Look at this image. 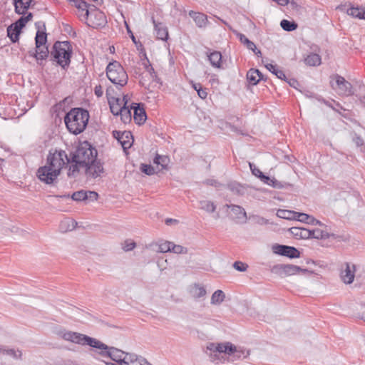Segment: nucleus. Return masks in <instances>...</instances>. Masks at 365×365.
Returning <instances> with one entry per match:
<instances>
[{"label": "nucleus", "mask_w": 365, "mask_h": 365, "mask_svg": "<svg viewBox=\"0 0 365 365\" xmlns=\"http://www.w3.org/2000/svg\"><path fill=\"white\" fill-rule=\"evenodd\" d=\"M46 165L40 167L36 173L38 179L46 184H52L61 173L63 167L70 163V158L62 150H51L47 156Z\"/></svg>", "instance_id": "obj_1"}, {"label": "nucleus", "mask_w": 365, "mask_h": 365, "mask_svg": "<svg viewBox=\"0 0 365 365\" xmlns=\"http://www.w3.org/2000/svg\"><path fill=\"white\" fill-rule=\"evenodd\" d=\"M88 120V111L81 108H72L64 118L68 130L75 135L80 134L86 129Z\"/></svg>", "instance_id": "obj_2"}, {"label": "nucleus", "mask_w": 365, "mask_h": 365, "mask_svg": "<svg viewBox=\"0 0 365 365\" xmlns=\"http://www.w3.org/2000/svg\"><path fill=\"white\" fill-rule=\"evenodd\" d=\"M35 26L37 29L35 37L36 49L29 51V54L36 58L38 64L42 65L43 61L49 55L48 47L45 46L47 42L46 26L43 21L36 22Z\"/></svg>", "instance_id": "obj_3"}, {"label": "nucleus", "mask_w": 365, "mask_h": 365, "mask_svg": "<svg viewBox=\"0 0 365 365\" xmlns=\"http://www.w3.org/2000/svg\"><path fill=\"white\" fill-rule=\"evenodd\" d=\"M97 155V150L88 141L80 143L76 150L71 153V162L81 164L83 168L94 161Z\"/></svg>", "instance_id": "obj_4"}, {"label": "nucleus", "mask_w": 365, "mask_h": 365, "mask_svg": "<svg viewBox=\"0 0 365 365\" xmlns=\"http://www.w3.org/2000/svg\"><path fill=\"white\" fill-rule=\"evenodd\" d=\"M72 46L68 41H56L51 51V60L66 70L70 65Z\"/></svg>", "instance_id": "obj_5"}, {"label": "nucleus", "mask_w": 365, "mask_h": 365, "mask_svg": "<svg viewBox=\"0 0 365 365\" xmlns=\"http://www.w3.org/2000/svg\"><path fill=\"white\" fill-rule=\"evenodd\" d=\"M106 76L115 85L123 87L128 83V76L120 63L116 61L110 62L106 67Z\"/></svg>", "instance_id": "obj_6"}, {"label": "nucleus", "mask_w": 365, "mask_h": 365, "mask_svg": "<svg viewBox=\"0 0 365 365\" xmlns=\"http://www.w3.org/2000/svg\"><path fill=\"white\" fill-rule=\"evenodd\" d=\"M206 349V353L209 355L210 360L216 364L221 361L222 354L231 356L232 353L236 351V346L230 342L209 343Z\"/></svg>", "instance_id": "obj_7"}, {"label": "nucleus", "mask_w": 365, "mask_h": 365, "mask_svg": "<svg viewBox=\"0 0 365 365\" xmlns=\"http://www.w3.org/2000/svg\"><path fill=\"white\" fill-rule=\"evenodd\" d=\"M62 338L66 341H71L81 345H88L93 348L103 347V342L87 335L66 331L62 333Z\"/></svg>", "instance_id": "obj_8"}, {"label": "nucleus", "mask_w": 365, "mask_h": 365, "mask_svg": "<svg viewBox=\"0 0 365 365\" xmlns=\"http://www.w3.org/2000/svg\"><path fill=\"white\" fill-rule=\"evenodd\" d=\"M330 85L339 95L350 96L352 94V86L344 77L335 74L330 77Z\"/></svg>", "instance_id": "obj_9"}, {"label": "nucleus", "mask_w": 365, "mask_h": 365, "mask_svg": "<svg viewBox=\"0 0 365 365\" xmlns=\"http://www.w3.org/2000/svg\"><path fill=\"white\" fill-rule=\"evenodd\" d=\"M103 347L96 348L99 350L98 351L99 355L102 357H109L115 362H121L123 364V361H125V355H128V353H125L113 346H108L104 343H103Z\"/></svg>", "instance_id": "obj_10"}, {"label": "nucleus", "mask_w": 365, "mask_h": 365, "mask_svg": "<svg viewBox=\"0 0 365 365\" xmlns=\"http://www.w3.org/2000/svg\"><path fill=\"white\" fill-rule=\"evenodd\" d=\"M272 251L274 254L285 256L290 259L298 258L300 257L299 251L294 247L274 245L272 246Z\"/></svg>", "instance_id": "obj_11"}, {"label": "nucleus", "mask_w": 365, "mask_h": 365, "mask_svg": "<svg viewBox=\"0 0 365 365\" xmlns=\"http://www.w3.org/2000/svg\"><path fill=\"white\" fill-rule=\"evenodd\" d=\"M85 169L86 175L88 178H96L101 176V174L103 173L104 169L103 164L97 158L94 161L88 163L87 166L83 168Z\"/></svg>", "instance_id": "obj_12"}, {"label": "nucleus", "mask_w": 365, "mask_h": 365, "mask_svg": "<svg viewBox=\"0 0 365 365\" xmlns=\"http://www.w3.org/2000/svg\"><path fill=\"white\" fill-rule=\"evenodd\" d=\"M131 109L133 110L134 121L138 125L144 123L147 118L144 108L138 103H132Z\"/></svg>", "instance_id": "obj_13"}, {"label": "nucleus", "mask_w": 365, "mask_h": 365, "mask_svg": "<svg viewBox=\"0 0 365 365\" xmlns=\"http://www.w3.org/2000/svg\"><path fill=\"white\" fill-rule=\"evenodd\" d=\"M345 265V269L341 272V277L344 283L351 284L353 282L354 279L356 267L354 264H351L349 263H346Z\"/></svg>", "instance_id": "obj_14"}, {"label": "nucleus", "mask_w": 365, "mask_h": 365, "mask_svg": "<svg viewBox=\"0 0 365 365\" xmlns=\"http://www.w3.org/2000/svg\"><path fill=\"white\" fill-rule=\"evenodd\" d=\"M226 207L231 209V212L235 220L245 222L247 220V213L245 209L236 205H226Z\"/></svg>", "instance_id": "obj_15"}, {"label": "nucleus", "mask_w": 365, "mask_h": 365, "mask_svg": "<svg viewBox=\"0 0 365 365\" xmlns=\"http://www.w3.org/2000/svg\"><path fill=\"white\" fill-rule=\"evenodd\" d=\"M289 231L296 239H310L311 230L304 227H291Z\"/></svg>", "instance_id": "obj_16"}, {"label": "nucleus", "mask_w": 365, "mask_h": 365, "mask_svg": "<svg viewBox=\"0 0 365 365\" xmlns=\"http://www.w3.org/2000/svg\"><path fill=\"white\" fill-rule=\"evenodd\" d=\"M307 269H302L299 266L294 264H284V276H291L297 274L310 273Z\"/></svg>", "instance_id": "obj_17"}, {"label": "nucleus", "mask_w": 365, "mask_h": 365, "mask_svg": "<svg viewBox=\"0 0 365 365\" xmlns=\"http://www.w3.org/2000/svg\"><path fill=\"white\" fill-rule=\"evenodd\" d=\"M153 22L154 24L157 38L166 41L168 38V31L167 27L162 23H156L154 19H153Z\"/></svg>", "instance_id": "obj_18"}, {"label": "nucleus", "mask_w": 365, "mask_h": 365, "mask_svg": "<svg viewBox=\"0 0 365 365\" xmlns=\"http://www.w3.org/2000/svg\"><path fill=\"white\" fill-rule=\"evenodd\" d=\"M93 9H90V11L92 14H89L88 17L94 16L96 19V22H93L96 26H104L107 23L106 17L105 14L98 9H96V6H93Z\"/></svg>", "instance_id": "obj_19"}, {"label": "nucleus", "mask_w": 365, "mask_h": 365, "mask_svg": "<svg viewBox=\"0 0 365 365\" xmlns=\"http://www.w3.org/2000/svg\"><path fill=\"white\" fill-rule=\"evenodd\" d=\"M189 16L194 20L196 25L200 27H205L207 24V16L202 13L190 11Z\"/></svg>", "instance_id": "obj_20"}, {"label": "nucleus", "mask_w": 365, "mask_h": 365, "mask_svg": "<svg viewBox=\"0 0 365 365\" xmlns=\"http://www.w3.org/2000/svg\"><path fill=\"white\" fill-rule=\"evenodd\" d=\"M73 6L76 7L78 10H81L83 12L85 11L83 16L85 19H88L89 14H92L90 11L88 4L84 0H67Z\"/></svg>", "instance_id": "obj_21"}, {"label": "nucleus", "mask_w": 365, "mask_h": 365, "mask_svg": "<svg viewBox=\"0 0 365 365\" xmlns=\"http://www.w3.org/2000/svg\"><path fill=\"white\" fill-rule=\"evenodd\" d=\"M190 293L195 299H199L206 295L207 292L204 286L200 284H194L190 287Z\"/></svg>", "instance_id": "obj_22"}, {"label": "nucleus", "mask_w": 365, "mask_h": 365, "mask_svg": "<svg viewBox=\"0 0 365 365\" xmlns=\"http://www.w3.org/2000/svg\"><path fill=\"white\" fill-rule=\"evenodd\" d=\"M298 221L310 224L313 225L324 226V225L319 220L315 219L313 216L309 215L306 213L299 212L298 215Z\"/></svg>", "instance_id": "obj_23"}, {"label": "nucleus", "mask_w": 365, "mask_h": 365, "mask_svg": "<svg viewBox=\"0 0 365 365\" xmlns=\"http://www.w3.org/2000/svg\"><path fill=\"white\" fill-rule=\"evenodd\" d=\"M15 11L19 14H24L31 4V0H14Z\"/></svg>", "instance_id": "obj_24"}, {"label": "nucleus", "mask_w": 365, "mask_h": 365, "mask_svg": "<svg viewBox=\"0 0 365 365\" xmlns=\"http://www.w3.org/2000/svg\"><path fill=\"white\" fill-rule=\"evenodd\" d=\"M131 108H129L126 106V102H125L123 105L121 109L119 110V114L120 115V119L124 123H129L132 119L131 114Z\"/></svg>", "instance_id": "obj_25"}, {"label": "nucleus", "mask_w": 365, "mask_h": 365, "mask_svg": "<svg viewBox=\"0 0 365 365\" xmlns=\"http://www.w3.org/2000/svg\"><path fill=\"white\" fill-rule=\"evenodd\" d=\"M347 14L359 19H365V8L351 6L347 9Z\"/></svg>", "instance_id": "obj_26"}, {"label": "nucleus", "mask_w": 365, "mask_h": 365, "mask_svg": "<svg viewBox=\"0 0 365 365\" xmlns=\"http://www.w3.org/2000/svg\"><path fill=\"white\" fill-rule=\"evenodd\" d=\"M211 65L215 68H221L222 54L219 51H213L207 55Z\"/></svg>", "instance_id": "obj_27"}, {"label": "nucleus", "mask_w": 365, "mask_h": 365, "mask_svg": "<svg viewBox=\"0 0 365 365\" xmlns=\"http://www.w3.org/2000/svg\"><path fill=\"white\" fill-rule=\"evenodd\" d=\"M299 212L290 211L287 210H278L277 216L286 220H298V215Z\"/></svg>", "instance_id": "obj_28"}, {"label": "nucleus", "mask_w": 365, "mask_h": 365, "mask_svg": "<svg viewBox=\"0 0 365 365\" xmlns=\"http://www.w3.org/2000/svg\"><path fill=\"white\" fill-rule=\"evenodd\" d=\"M70 165L68 167V176L69 178H76L80 173V169L83 168L81 164H78V163H72L71 157L70 158Z\"/></svg>", "instance_id": "obj_29"}, {"label": "nucleus", "mask_w": 365, "mask_h": 365, "mask_svg": "<svg viewBox=\"0 0 365 365\" xmlns=\"http://www.w3.org/2000/svg\"><path fill=\"white\" fill-rule=\"evenodd\" d=\"M265 66L270 72L274 74L278 78L287 81V77L284 71L280 70L277 65H274L272 63H267Z\"/></svg>", "instance_id": "obj_30"}, {"label": "nucleus", "mask_w": 365, "mask_h": 365, "mask_svg": "<svg viewBox=\"0 0 365 365\" xmlns=\"http://www.w3.org/2000/svg\"><path fill=\"white\" fill-rule=\"evenodd\" d=\"M19 29H17L13 24L10 25L7 28V36L9 37L13 43H16L19 39V35L21 34Z\"/></svg>", "instance_id": "obj_31"}, {"label": "nucleus", "mask_w": 365, "mask_h": 365, "mask_svg": "<svg viewBox=\"0 0 365 365\" xmlns=\"http://www.w3.org/2000/svg\"><path fill=\"white\" fill-rule=\"evenodd\" d=\"M304 63L310 66H319L321 63V57L317 53H311L304 58Z\"/></svg>", "instance_id": "obj_32"}, {"label": "nucleus", "mask_w": 365, "mask_h": 365, "mask_svg": "<svg viewBox=\"0 0 365 365\" xmlns=\"http://www.w3.org/2000/svg\"><path fill=\"white\" fill-rule=\"evenodd\" d=\"M76 222L71 219H66L61 222L60 230L61 232L73 230L76 225Z\"/></svg>", "instance_id": "obj_33"}, {"label": "nucleus", "mask_w": 365, "mask_h": 365, "mask_svg": "<svg viewBox=\"0 0 365 365\" xmlns=\"http://www.w3.org/2000/svg\"><path fill=\"white\" fill-rule=\"evenodd\" d=\"M225 293L222 290L218 289L212 294L211 297V304L215 305L220 304L225 300Z\"/></svg>", "instance_id": "obj_34"}, {"label": "nucleus", "mask_w": 365, "mask_h": 365, "mask_svg": "<svg viewBox=\"0 0 365 365\" xmlns=\"http://www.w3.org/2000/svg\"><path fill=\"white\" fill-rule=\"evenodd\" d=\"M144 66L146 71V73L144 75L148 77L149 81H157V74L153 68L152 65L149 63V61L147 59V62L144 63Z\"/></svg>", "instance_id": "obj_35"}, {"label": "nucleus", "mask_w": 365, "mask_h": 365, "mask_svg": "<svg viewBox=\"0 0 365 365\" xmlns=\"http://www.w3.org/2000/svg\"><path fill=\"white\" fill-rule=\"evenodd\" d=\"M329 237L330 235L326 231L322 230L320 229L311 230L310 238L326 240L329 238Z\"/></svg>", "instance_id": "obj_36"}, {"label": "nucleus", "mask_w": 365, "mask_h": 365, "mask_svg": "<svg viewBox=\"0 0 365 365\" xmlns=\"http://www.w3.org/2000/svg\"><path fill=\"white\" fill-rule=\"evenodd\" d=\"M33 15L31 13H29L26 16H23L20 17L15 23L12 24L17 29L21 31V29L25 26L26 24L30 21L32 18Z\"/></svg>", "instance_id": "obj_37"}, {"label": "nucleus", "mask_w": 365, "mask_h": 365, "mask_svg": "<svg viewBox=\"0 0 365 365\" xmlns=\"http://www.w3.org/2000/svg\"><path fill=\"white\" fill-rule=\"evenodd\" d=\"M114 100L115 101V103L109 101L110 109L114 115H118L120 113L119 110L123 107L122 104L123 103V100H120L119 98H115Z\"/></svg>", "instance_id": "obj_38"}, {"label": "nucleus", "mask_w": 365, "mask_h": 365, "mask_svg": "<svg viewBox=\"0 0 365 365\" xmlns=\"http://www.w3.org/2000/svg\"><path fill=\"white\" fill-rule=\"evenodd\" d=\"M280 26L283 30L286 31H292L297 29L298 25L294 21H290L287 19H283L280 22Z\"/></svg>", "instance_id": "obj_39"}, {"label": "nucleus", "mask_w": 365, "mask_h": 365, "mask_svg": "<svg viewBox=\"0 0 365 365\" xmlns=\"http://www.w3.org/2000/svg\"><path fill=\"white\" fill-rule=\"evenodd\" d=\"M257 72L258 69L254 68L250 69L247 72V78L250 84L257 85L259 83V78L257 77L258 76Z\"/></svg>", "instance_id": "obj_40"}, {"label": "nucleus", "mask_w": 365, "mask_h": 365, "mask_svg": "<svg viewBox=\"0 0 365 365\" xmlns=\"http://www.w3.org/2000/svg\"><path fill=\"white\" fill-rule=\"evenodd\" d=\"M229 190L235 195H242L245 193V188L237 182H232L227 185Z\"/></svg>", "instance_id": "obj_41"}, {"label": "nucleus", "mask_w": 365, "mask_h": 365, "mask_svg": "<svg viewBox=\"0 0 365 365\" xmlns=\"http://www.w3.org/2000/svg\"><path fill=\"white\" fill-rule=\"evenodd\" d=\"M249 165L252 173L259 178L261 181H264V180H269V177L265 175L259 168H257L253 163H249Z\"/></svg>", "instance_id": "obj_42"}, {"label": "nucleus", "mask_w": 365, "mask_h": 365, "mask_svg": "<svg viewBox=\"0 0 365 365\" xmlns=\"http://www.w3.org/2000/svg\"><path fill=\"white\" fill-rule=\"evenodd\" d=\"M172 245H173V242H168V241H165V242H161L159 244H156L155 246L157 248L155 249V251L157 252H160V253L170 252Z\"/></svg>", "instance_id": "obj_43"}, {"label": "nucleus", "mask_w": 365, "mask_h": 365, "mask_svg": "<svg viewBox=\"0 0 365 365\" xmlns=\"http://www.w3.org/2000/svg\"><path fill=\"white\" fill-rule=\"evenodd\" d=\"M200 208L205 210L207 212L212 213L216 210L215 204L209 200H202L200 202Z\"/></svg>", "instance_id": "obj_44"}, {"label": "nucleus", "mask_w": 365, "mask_h": 365, "mask_svg": "<svg viewBox=\"0 0 365 365\" xmlns=\"http://www.w3.org/2000/svg\"><path fill=\"white\" fill-rule=\"evenodd\" d=\"M0 352L11 356L14 359L21 358V351L20 350H15L13 349H4L0 346Z\"/></svg>", "instance_id": "obj_45"}, {"label": "nucleus", "mask_w": 365, "mask_h": 365, "mask_svg": "<svg viewBox=\"0 0 365 365\" xmlns=\"http://www.w3.org/2000/svg\"><path fill=\"white\" fill-rule=\"evenodd\" d=\"M71 198L75 201H83L88 200V192L83 190L73 193Z\"/></svg>", "instance_id": "obj_46"}, {"label": "nucleus", "mask_w": 365, "mask_h": 365, "mask_svg": "<svg viewBox=\"0 0 365 365\" xmlns=\"http://www.w3.org/2000/svg\"><path fill=\"white\" fill-rule=\"evenodd\" d=\"M271 272L277 274L281 277H284V264H276L272 267L270 269Z\"/></svg>", "instance_id": "obj_47"}, {"label": "nucleus", "mask_w": 365, "mask_h": 365, "mask_svg": "<svg viewBox=\"0 0 365 365\" xmlns=\"http://www.w3.org/2000/svg\"><path fill=\"white\" fill-rule=\"evenodd\" d=\"M114 138H117L119 142H120L124 138H132V135L130 132H123L114 130L113 133Z\"/></svg>", "instance_id": "obj_48"}, {"label": "nucleus", "mask_w": 365, "mask_h": 365, "mask_svg": "<svg viewBox=\"0 0 365 365\" xmlns=\"http://www.w3.org/2000/svg\"><path fill=\"white\" fill-rule=\"evenodd\" d=\"M170 252H173L176 254H186L187 252V249L181 245H175L173 243Z\"/></svg>", "instance_id": "obj_49"}, {"label": "nucleus", "mask_w": 365, "mask_h": 365, "mask_svg": "<svg viewBox=\"0 0 365 365\" xmlns=\"http://www.w3.org/2000/svg\"><path fill=\"white\" fill-rule=\"evenodd\" d=\"M140 170L148 175H151L155 173V169L151 165L141 164Z\"/></svg>", "instance_id": "obj_50"}, {"label": "nucleus", "mask_w": 365, "mask_h": 365, "mask_svg": "<svg viewBox=\"0 0 365 365\" xmlns=\"http://www.w3.org/2000/svg\"><path fill=\"white\" fill-rule=\"evenodd\" d=\"M234 357L240 359L241 357L247 358L250 355L249 351L243 350V349H237L236 348V351L235 352L232 353V354Z\"/></svg>", "instance_id": "obj_51"}, {"label": "nucleus", "mask_w": 365, "mask_h": 365, "mask_svg": "<svg viewBox=\"0 0 365 365\" xmlns=\"http://www.w3.org/2000/svg\"><path fill=\"white\" fill-rule=\"evenodd\" d=\"M245 46L249 50L252 51L255 53V54L256 56H257L258 57L262 56L261 51L257 49V48L256 47V45L255 44V43L251 41L250 40L248 42H247V44L245 45Z\"/></svg>", "instance_id": "obj_52"}, {"label": "nucleus", "mask_w": 365, "mask_h": 365, "mask_svg": "<svg viewBox=\"0 0 365 365\" xmlns=\"http://www.w3.org/2000/svg\"><path fill=\"white\" fill-rule=\"evenodd\" d=\"M264 183H266L269 185H271L274 188H281L282 187V185L280 182H279L278 180H277L276 179L274 178H271L269 177V180H264L263 181Z\"/></svg>", "instance_id": "obj_53"}, {"label": "nucleus", "mask_w": 365, "mask_h": 365, "mask_svg": "<svg viewBox=\"0 0 365 365\" xmlns=\"http://www.w3.org/2000/svg\"><path fill=\"white\" fill-rule=\"evenodd\" d=\"M136 246V244L133 240H125L123 245V249L125 252L133 250Z\"/></svg>", "instance_id": "obj_54"}, {"label": "nucleus", "mask_w": 365, "mask_h": 365, "mask_svg": "<svg viewBox=\"0 0 365 365\" xmlns=\"http://www.w3.org/2000/svg\"><path fill=\"white\" fill-rule=\"evenodd\" d=\"M247 265L242 262L237 261L234 262L233 267L240 272H245L247 270Z\"/></svg>", "instance_id": "obj_55"}, {"label": "nucleus", "mask_w": 365, "mask_h": 365, "mask_svg": "<svg viewBox=\"0 0 365 365\" xmlns=\"http://www.w3.org/2000/svg\"><path fill=\"white\" fill-rule=\"evenodd\" d=\"M167 157L166 156H161L159 155H157L155 158H154V163L157 165H161L162 167H164L165 164L167 163Z\"/></svg>", "instance_id": "obj_56"}, {"label": "nucleus", "mask_w": 365, "mask_h": 365, "mask_svg": "<svg viewBox=\"0 0 365 365\" xmlns=\"http://www.w3.org/2000/svg\"><path fill=\"white\" fill-rule=\"evenodd\" d=\"M198 96L202 99H205L207 96V93L206 89L202 88V86H198V90H197Z\"/></svg>", "instance_id": "obj_57"}, {"label": "nucleus", "mask_w": 365, "mask_h": 365, "mask_svg": "<svg viewBox=\"0 0 365 365\" xmlns=\"http://www.w3.org/2000/svg\"><path fill=\"white\" fill-rule=\"evenodd\" d=\"M128 140H124V138L120 142V144L122 145L123 149H127V148H130L132 143H133V140L130 141L129 140V138H127ZM133 140V138H131Z\"/></svg>", "instance_id": "obj_58"}, {"label": "nucleus", "mask_w": 365, "mask_h": 365, "mask_svg": "<svg viewBox=\"0 0 365 365\" xmlns=\"http://www.w3.org/2000/svg\"><path fill=\"white\" fill-rule=\"evenodd\" d=\"M205 183L208 185H212L215 187H219L221 185V184L219 182L213 179L206 180Z\"/></svg>", "instance_id": "obj_59"}, {"label": "nucleus", "mask_w": 365, "mask_h": 365, "mask_svg": "<svg viewBox=\"0 0 365 365\" xmlns=\"http://www.w3.org/2000/svg\"><path fill=\"white\" fill-rule=\"evenodd\" d=\"M237 36L238 37L240 41L243 43L245 46L247 44V42H248L250 40L246 37L245 35L237 33Z\"/></svg>", "instance_id": "obj_60"}, {"label": "nucleus", "mask_w": 365, "mask_h": 365, "mask_svg": "<svg viewBox=\"0 0 365 365\" xmlns=\"http://www.w3.org/2000/svg\"><path fill=\"white\" fill-rule=\"evenodd\" d=\"M147 78L148 79V77L145 75H144V73L142 74L141 76V78L139 81L140 84L145 87V88H147L148 87V85L147 83Z\"/></svg>", "instance_id": "obj_61"}, {"label": "nucleus", "mask_w": 365, "mask_h": 365, "mask_svg": "<svg viewBox=\"0 0 365 365\" xmlns=\"http://www.w3.org/2000/svg\"><path fill=\"white\" fill-rule=\"evenodd\" d=\"M88 199H90L92 201L96 200L98 198V193L94 191H88Z\"/></svg>", "instance_id": "obj_62"}, {"label": "nucleus", "mask_w": 365, "mask_h": 365, "mask_svg": "<svg viewBox=\"0 0 365 365\" xmlns=\"http://www.w3.org/2000/svg\"><path fill=\"white\" fill-rule=\"evenodd\" d=\"M94 92L98 97L102 96L103 93L102 86L101 85L96 86L95 87Z\"/></svg>", "instance_id": "obj_63"}, {"label": "nucleus", "mask_w": 365, "mask_h": 365, "mask_svg": "<svg viewBox=\"0 0 365 365\" xmlns=\"http://www.w3.org/2000/svg\"><path fill=\"white\" fill-rule=\"evenodd\" d=\"M289 85L292 87L296 88L297 86L299 84L298 81L294 78H290L289 80L287 79L286 81Z\"/></svg>", "instance_id": "obj_64"}]
</instances>
